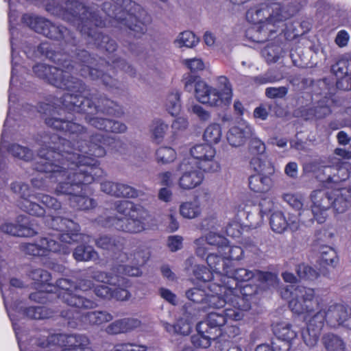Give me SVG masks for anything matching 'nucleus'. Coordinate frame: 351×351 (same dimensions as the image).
<instances>
[{
  "label": "nucleus",
  "mask_w": 351,
  "mask_h": 351,
  "mask_svg": "<svg viewBox=\"0 0 351 351\" xmlns=\"http://www.w3.org/2000/svg\"><path fill=\"white\" fill-rule=\"evenodd\" d=\"M47 149L45 147L40 146L38 150L37 158L32 163V168L34 170L41 172L50 173V178H56L58 181V178H65L66 181L58 184L56 188V193L58 195H65L69 197L79 194L82 192V189H80L78 185H76L71 180V173L66 171V167L60 166L54 162L50 155L52 152H47Z\"/></svg>",
  "instance_id": "nucleus-5"
},
{
  "label": "nucleus",
  "mask_w": 351,
  "mask_h": 351,
  "mask_svg": "<svg viewBox=\"0 0 351 351\" xmlns=\"http://www.w3.org/2000/svg\"><path fill=\"white\" fill-rule=\"evenodd\" d=\"M275 337L285 339L293 343V341L298 336V332L293 329L291 324H279L274 328Z\"/></svg>",
  "instance_id": "nucleus-39"
},
{
  "label": "nucleus",
  "mask_w": 351,
  "mask_h": 351,
  "mask_svg": "<svg viewBox=\"0 0 351 351\" xmlns=\"http://www.w3.org/2000/svg\"><path fill=\"white\" fill-rule=\"evenodd\" d=\"M311 198L313 202L311 210H304L300 216L311 213L313 217L310 221L316 220L319 223H322L326 219L324 212L332 206L334 193L326 190H315L312 192Z\"/></svg>",
  "instance_id": "nucleus-16"
},
{
  "label": "nucleus",
  "mask_w": 351,
  "mask_h": 351,
  "mask_svg": "<svg viewBox=\"0 0 351 351\" xmlns=\"http://www.w3.org/2000/svg\"><path fill=\"white\" fill-rule=\"evenodd\" d=\"M130 217H108V222L115 229L125 232L135 234L141 232L144 229L143 223L138 219L134 218V215Z\"/></svg>",
  "instance_id": "nucleus-25"
},
{
  "label": "nucleus",
  "mask_w": 351,
  "mask_h": 351,
  "mask_svg": "<svg viewBox=\"0 0 351 351\" xmlns=\"http://www.w3.org/2000/svg\"><path fill=\"white\" fill-rule=\"evenodd\" d=\"M192 158L204 172H214L219 169V164L214 160L215 149L210 144H197L190 149Z\"/></svg>",
  "instance_id": "nucleus-17"
},
{
  "label": "nucleus",
  "mask_w": 351,
  "mask_h": 351,
  "mask_svg": "<svg viewBox=\"0 0 351 351\" xmlns=\"http://www.w3.org/2000/svg\"><path fill=\"white\" fill-rule=\"evenodd\" d=\"M289 307L292 312L298 315L313 311L311 308V302L308 299L306 301L298 300V298L293 295H292V299L289 302Z\"/></svg>",
  "instance_id": "nucleus-44"
},
{
  "label": "nucleus",
  "mask_w": 351,
  "mask_h": 351,
  "mask_svg": "<svg viewBox=\"0 0 351 351\" xmlns=\"http://www.w3.org/2000/svg\"><path fill=\"white\" fill-rule=\"evenodd\" d=\"M346 306L335 304L328 306L327 311H325L326 316V323L332 328H337L341 325L342 317L346 315L344 311Z\"/></svg>",
  "instance_id": "nucleus-32"
},
{
  "label": "nucleus",
  "mask_w": 351,
  "mask_h": 351,
  "mask_svg": "<svg viewBox=\"0 0 351 351\" xmlns=\"http://www.w3.org/2000/svg\"><path fill=\"white\" fill-rule=\"evenodd\" d=\"M10 189L20 199L28 200L29 197L34 198L29 186L23 182H13L10 184Z\"/></svg>",
  "instance_id": "nucleus-43"
},
{
  "label": "nucleus",
  "mask_w": 351,
  "mask_h": 351,
  "mask_svg": "<svg viewBox=\"0 0 351 351\" xmlns=\"http://www.w3.org/2000/svg\"><path fill=\"white\" fill-rule=\"evenodd\" d=\"M46 10L51 14L74 25L81 15H87L88 8L77 0H47Z\"/></svg>",
  "instance_id": "nucleus-10"
},
{
  "label": "nucleus",
  "mask_w": 351,
  "mask_h": 351,
  "mask_svg": "<svg viewBox=\"0 0 351 351\" xmlns=\"http://www.w3.org/2000/svg\"><path fill=\"white\" fill-rule=\"evenodd\" d=\"M322 262L328 265L334 266L337 262L335 251L329 247H324L321 252Z\"/></svg>",
  "instance_id": "nucleus-64"
},
{
  "label": "nucleus",
  "mask_w": 351,
  "mask_h": 351,
  "mask_svg": "<svg viewBox=\"0 0 351 351\" xmlns=\"http://www.w3.org/2000/svg\"><path fill=\"white\" fill-rule=\"evenodd\" d=\"M225 258L215 253H209L206 256V263L210 267V269L217 274H224L226 270V261Z\"/></svg>",
  "instance_id": "nucleus-40"
},
{
  "label": "nucleus",
  "mask_w": 351,
  "mask_h": 351,
  "mask_svg": "<svg viewBox=\"0 0 351 351\" xmlns=\"http://www.w3.org/2000/svg\"><path fill=\"white\" fill-rule=\"evenodd\" d=\"M226 259L239 261L242 258L243 250L239 246H230L228 243L226 245L222 251H219Z\"/></svg>",
  "instance_id": "nucleus-57"
},
{
  "label": "nucleus",
  "mask_w": 351,
  "mask_h": 351,
  "mask_svg": "<svg viewBox=\"0 0 351 351\" xmlns=\"http://www.w3.org/2000/svg\"><path fill=\"white\" fill-rule=\"evenodd\" d=\"M73 256L77 261H88L95 259L97 253L90 245H80L74 250Z\"/></svg>",
  "instance_id": "nucleus-41"
},
{
  "label": "nucleus",
  "mask_w": 351,
  "mask_h": 351,
  "mask_svg": "<svg viewBox=\"0 0 351 351\" xmlns=\"http://www.w3.org/2000/svg\"><path fill=\"white\" fill-rule=\"evenodd\" d=\"M323 344L327 351H345L346 343L337 335L327 333L322 337Z\"/></svg>",
  "instance_id": "nucleus-36"
},
{
  "label": "nucleus",
  "mask_w": 351,
  "mask_h": 351,
  "mask_svg": "<svg viewBox=\"0 0 351 351\" xmlns=\"http://www.w3.org/2000/svg\"><path fill=\"white\" fill-rule=\"evenodd\" d=\"M62 318L67 322L69 327L72 328H77L81 323H88L92 325H100L112 319V315L103 311H95L82 313L77 310H63L60 313Z\"/></svg>",
  "instance_id": "nucleus-13"
},
{
  "label": "nucleus",
  "mask_w": 351,
  "mask_h": 351,
  "mask_svg": "<svg viewBox=\"0 0 351 351\" xmlns=\"http://www.w3.org/2000/svg\"><path fill=\"white\" fill-rule=\"evenodd\" d=\"M102 10L135 32L136 36L144 34L152 21L151 15L132 0H109L102 4Z\"/></svg>",
  "instance_id": "nucleus-3"
},
{
  "label": "nucleus",
  "mask_w": 351,
  "mask_h": 351,
  "mask_svg": "<svg viewBox=\"0 0 351 351\" xmlns=\"http://www.w3.org/2000/svg\"><path fill=\"white\" fill-rule=\"evenodd\" d=\"M199 43V38L191 31H184L180 33L175 40L179 47H193Z\"/></svg>",
  "instance_id": "nucleus-48"
},
{
  "label": "nucleus",
  "mask_w": 351,
  "mask_h": 351,
  "mask_svg": "<svg viewBox=\"0 0 351 351\" xmlns=\"http://www.w3.org/2000/svg\"><path fill=\"white\" fill-rule=\"evenodd\" d=\"M217 81L220 89L213 88L204 81L198 80L194 86L197 101L214 107L229 105L232 97L231 84L225 76L219 77Z\"/></svg>",
  "instance_id": "nucleus-8"
},
{
  "label": "nucleus",
  "mask_w": 351,
  "mask_h": 351,
  "mask_svg": "<svg viewBox=\"0 0 351 351\" xmlns=\"http://www.w3.org/2000/svg\"><path fill=\"white\" fill-rule=\"evenodd\" d=\"M23 21L36 32L43 34L47 38H53L58 25L52 23L49 20L36 16L25 14L22 18Z\"/></svg>",
  "instance_id": "nucleus-23"
},
{
  "label": "nucleus",
  "mask_w": 351,
  "mask_h": 351,
  "mask_svg": "<svg viewBox=\"0 0 351 351\" xmlns=\"http://www.w3.org/2000/svg\"><path fill=\"white\" fill-rule=\"evenodd\" d=\"M180 212L184 217L193 219L199 215L200 209L195 203L189 202L181 204Z\"/></svg>",
  "instance_id": "nucleus-60"
},
{
  "label": "nucleus",
  "mask_w": 351,
  "mask_h": 351,
  "mask_svg": "<svg viewBox=\"0 0 351 351\" xmlns=\"http://www.w3.org/2000/svg\"><path fill=\"white\" fill-rule=\"evenodd\" d=\"M141 191L126 184L118 183L117 195L118 197L136 198Z\"/></svg>",
  "instance_id": "nucleus-59"
},
{
  "label": "nucleus",
  "mask_w": 351,
  "mask_h": 351,
  "mask_svg": "<svg viewBox=\"0 0 351 351\" xmlns=\"http://www.w3.org/2000/svg\"><path fill=\"white\" fill-rule=\"evenodd\" d=\"M225 314L223 309L209 312L205 322H208L209 326H215L223 329V327L227 322V318Z\"/></svg>",
  "instance_id": "nucleus-47"
},
{
  "label": "nucleus",
  "mask_w": 351,
  "mask_h": 351,
  "mask_svg": "<svg viewBox=\"0 0 351 351\" xmlns=\"http://www.w3.org/2000/svg\"><path fill=\"white\" fill-rule=\"evenodd\" d=\"M168 129V125L163 121L160 119L154 120L150 126V131L154 140L158 143L162 142Z\"/></svg>",
  "instance_id": "nucleus-46"
},
{
  "label": "nucleus",
  "mask_w": 351,
  "mask_h": 351,
  "mask_svg": "<svg viewBox=\"0 0 351 351\" xmlns=\"http://www.w3.org/2000/svg\"><path fill=\"white\" fill-rule=\"evenodd\" d=\"M96 114H87L84 119L90 126L97 130L116 134L124 133L127 130L125 123L112 119L96 116Z\"/></svg>",
  "instance_id": "nucleus-19"
},
{
  "label": "nucleus",
  "mask_w": 351,
  "mask_h": 351,
  "mask_svg": "<svg viewBox=\"0 0 351 351\" xmlns=\"http://www.w3.org/2000/svg\"><path fill=\"white\" fill-rule=\"evenodd\" d=\"M66 343L69 346H73L81 351H84L89 344V339L84 335L71 334L67 335Z\"/></svg>",
  "instance_id": "nucleus-49"
},
{
  "label": "nucleus",
  "mask_w": 351,
  "mask_h": 351,
  "mask_svg": "<svg viewBox=\"0 0 351 351\" xmlns=\"http://www.w3.org/2000/svg\"><path fill=\"white\" fill-rule=\"evenodd\" d=\"M320 335V331L308 327V325L306 328L302 332V337L305 344L308 347H313L317 344Z\"/></svg>",
  "instance_id": "nucleus-56"
},
{
  "label": "nucleus",
  "mask_w": 351,
  "mask_h": 351,
  "mask_svg": "<svg viewBox=\"0 0 351 351\" xmlns=\"http://www.w3.org/2000/svg\"><path fill=\"white\" fill-rule=\"evenodd\" d=\"M38 77L47 81L55 87L73 93H84L87 86L80 79L64 72L62 67L38 63L32 67Z\"/></svg>",
  "instance_id": "nucleus-7"
},
{
  "label": "nucleus",
  "mask_w": 351,
  "mask_h": 351,
  "mask_svg": "<svg viewBox=\"0 0 351 351\" xmlns=\"http://www.w3.org/2000/svg\"><path fill=\"white\" fill-rule=\"evenodd\" d=\"M180 93L176 91L170 93L167 98L166 106L168 112L172 115H177L181 109Z\"/></svg>",
  "instance_id": "nucleus-55"
},
{
  "label": "nucleus",
  "mask_w": 351,
  "mask_h": 351,
  "mask_svg": "<svg viewBox=\"0 0 351 351\" xmlns=\"http://www.w3.org/2000/svg\"><path fill=\"white\" fill-rule=\"evenodd\" d=\"M56 285L62 289L58 297L66 305L82 309H92L97 306L95 302L77 293V287L73 281L60 278L56 281Z\"/></svg>",
  "instance_id": "nucleus-11"
},
{
  "label": "nucleus",
  "mask_w": 351,
  "mask_h": 351,
  "mask_svg": "<svg viewBox=\"0 0 351 351\" xmlns=\"http://www.w3.org/2000/svg\"><path fill=\"white\" fill-rule=\"evenodd\" d=\"M29 277L34 281L40 284L51 285V276L47 271L37 268L34 269L29 272Z\"/></svg>",
  "instance_id": "nucleus-62"
},
{
  "label": "nucleus",
  "mask_w": 351,
  "mask_h": 351,
  "mask_svg": "<svg viewBox=\"0 0 351 351\" xmlns=\"http://www.w3.org/2000/svg\"><path fill=\"white\" fill-rule=\"evenodd\" d=\"M74 48L75 49H69V51L71 53H67L56 51L52 45L43 43L37 47L36 53L62 67L64 72L70 75L71 72H77L84 77H89L92 80H100L109 89L121 90L122 83L119 80L113 78L99 68L93 67L96 61L94 55L86 49L77 47Z\"/></svg>",
  "instance_id": "nucleus-2"
},
{
  "label": "nucleus",
  "mask_w": 351,
  "mask_h": 351,
  "mask_svg": "<svg viewBox=\"0 0 351 351\" xmlns=\"http://www.w3.org/2000/svg\"><path fill=\"white\" fill-rule=\"evenodd\" d=\"M135 272H132L124 266L119 265L117 267H114L110 271H94L92 272L91 278L95 280L108 284L110 285L119 287L123 285L125 282V278L119 274H117L116 271L119 273L125 272L131 276H135L138 274V269H135Z\"/></svg>",
  "instance_id": "nucleus-20"
},
{
  "label": "nucleus",
  "mask_w": 351,
  "mask_h": 351,
  "mask_svg": "<svg viewBox=\"0 0 351 351\" xmlns=\"http://www.w3.org/2000/svg\"><path fill=\"white\" fill-rule=\"evenodd\" d=\"M295 271L298 276L302 280H313L319 276L316 269L304 263L297 265Z\"/></svg>",
  "instance_id": "nucleus-51"
},
{
  "label": "nucleus",
  "mask_w": 351,
  "mask_h": 351,
  "mask_svg": "<svg viewBox=\"0 0 351 351\" xmlns=\"http://www.w3.org/2000/svg\"><path fill=\"white\" fill-rule=\"evenodd\" d=\"M21 313L33 319H43L49 318L53 315V311L44 306H30L27 308H21L19 310Z\"/></svg>",
  "instance_id": "nucleus-33"
},
{
  "label": "nucleus",
  "mask_w": 351,
  "mask_h": 351,
  "mask_svg": "<svg viewBox=\"0 0 351 351\" xmlns=\"http://www.w3.org/2000/svg\"><path fill=\"white\" fill-rule=\"evenodd\" d=\"M37 143L52 152L51 158L71 173V180L82 189V185L91 184L101 178L103 170L97 160L74 151L71 142L56 134L42 132L36 138Z\"/></svg>",
  "instance_id": "nucleus-1"
},
{
  "label": "nucleus",
  "mask_w": 351,
  "mask_h": 351,
  "mask_svg": "<svg viewBox=\"0 0 351 351\" xmlns=\"http://www.w3.org/2000/svg\"><path fill=\"white\" fill-rule=\"evenodd\" d=\"M106 23L99 16V12L90 7L87 15H81L80 20L73 26H75L82 35L89 38L96 48L110 53L117 49L118 45L115 40L97 29L104 27Z\"/></svg>",
  "instance_id": "nucleus-6"
},
{
  "label": "nucleus",
  "mask_w": 351,
  "mask_h": 351,
  "mask_svg": "<svg viewBox=\"0 0 351 351\" xmlns=\"http://www.w3.org/2000/svg\"><path fill=\"white\" fill-rule=\"evenodd\" d=\"M95 243L97 247L112 252L120 250L123 245L120 237L111 234L100 235L95 239Z\"/></svg>",
  "instance_id": "nucleus-29"
},
{
  "label": "nucleus",
  "mask_w": 351,
  "mask_h": 351,
  "mask_svg": "<svg viewBox=\"0 0 351 351\" xmlns=\"http://www.w3.org/2000/svg\"><path fill=\"white\" fill-rule=\"evenodd\" d=\"M25 254L32 256H46L49 252L68 254L69 247L51 237H41L35 243H27L23 245Z\"/></svg>",
  "instance_id": "nucleus-18"
},
{
  "label": "nucleus",
  "mask_w": 351,
  "mask_h": 351,
  "mask_svg": "<svg viewBox=\"0 0 351 351\" xmlns=\"http://www.w3.org/2000/svg\"><path fill=\"white\" fill-rule=\"evenodd\" d=\"M248 180L250 189L255 193H266L272 186L271 178L263 176L262 173L252 175Z\"/></svg>",
  "instance_id": "nucleus-30"
},
{
  "label": "nucleus",
  "mask_w": 351,
  "mask_h": 351,
  "mask_svg": "<svg viewBox=\"0 0 351 351\" xmlns=\"http://www.w3.org/2000/svg\"><path fill=\"white\" fill-rule=\"evenodd\" d=\"M52 40L63 42L65 49L68 50L77 47L79 43L75 33L62 25H57Z\"/></svg>",
  "instance_id": "nucleus-28"
},
{
  "label": "nucleus",
  "mask_w": 351,
  "mask_h": 351,
  "mask_svg": "<svg viewBox=\"0 0 351 351\" xmlns=\"http://www.w3.org/2000/svg\"><path fill=\"white\" fill-rule=\"evenodd\" d=\"M322 171L323 174L326 176V178L323 179V181L328 183H339L348 178L346 169L338 165L326 166Z\"/></svg>",
  "instance_id": "nucleus-31"
},
{
  "label": "nucleus",
  "mask_w": 351,
  "mask_h": 351,
  "mask_svg": "<svg viewBox=\"0 0 351 351\" xmlns=\"http://www.w3.org/2000/svg\"><path fill=\"white\" fill-rule=\"evenodd\" d=\"M176 155L174 149L169 147H160L156 152L157 162L163 165L173 162L176 158Z\"/></svg>",
  "instance_id": "nucleus-54"
},
{
  "label": "nucleus",
  "mask_w": 351,
  "mask_h": 351,
  "mask_svg": "<svg viewBox=\"0 0 351 351\" xmlns=\"http://www.w3.org/2000/svg\"><path fill=\"white\" fill-rule=\"evenodd\" d=\"M252 135L251 127L243 123L230 128L227 132L226 138L231 146L237 147L243 145Z\"/></svg>",
  "instance_id": "nucleus-26"
},
{
  "label": "nucleus",
  "mask_w": 351,
  "mask_h": 351,
  "mask_svg": "<svg viewBox=\"0 0 351 351\" xmlns=\"http://www.w3.org/2000/svg\"><path fill=\"white\" fill-rule=\"evenodd\" d=\"M85 92L64 93L60 98L63 109L68 112L101 113L109 116H119L122 113L120 106L104 94L83 95Z\"/></svg>",
  "instance_id": "nucleus-4"
},
{
  "label": "nucleus",
  "mask_w": 351,
  "mask_h": 351,
  "mask_svg": "<svg viewBox=\"0 0 351 351\" xmlns=\"http://www.w3.org/2000/svg\"><path fill=\"white\" fill-rule=\"evenodd\" d=\"M293 14L285 10V8L274 4L272 8L266 5L250 8L246 12V19L252 23H262L265 21L269 23L283 21L290 18Z\"/></svg>",
  "instance_id": "nucleus-12"
},
{
  "label": "nucleus",
  "mask_w": 351,
  "mask_h": 351,
  "mask_svg": "<svg viewBox=\"0 0 351 351\" xmlns=\"http://www.w3.org/2000/svg\"><path fill=\"white\" fill-rule=\"evenodd\" d=\"M222 330L218 326H209L205 321L199 323L197 326V332L204 334L210 341H215L222 334Z\"/></svg>",
  "instance_id": "nucleus-45"
},
{
  "label": "nucleus",
  "mask_w": 351,
  "mask_h": 351,
  "mask_svg": "<svg viewBox=\"0 0 351 351\" xmlns=\"http://www.w3.org/2000/svg\"><path fill=\"white\" fill-rule=\"evenodd\" d=\"M235 303L238 307L234 305V308H226L223 309L227 319L241 320L243 317V311L250 308V304L245 303L244 298L239 297L235 298Z\"/></svg>",
  "instance_id": "nucleus-35"
},
{
  "label": "nucleus",
  "mask_w": 351,
  "mask_h": 351,
  "mask_svg": "<svg viewBox=\"0 0 351 351\" xmlns=\"http://www.w3.org/2000/svg\"><path fill=\"white\" fill-rule=\"evenodd\" d=\"M203 137L208 143H217L221 137V129L219 124L208 125L204 131Z\"/></svg>",
  "instance_id": "nucleus-52"
},
{
  "label": "nucleus",
  "mask_w": 351,
  "mask_h": 351,
  "mask_svg": "<svg viewBox=\"0 0 351 351\" xmlns=\"http://www.w3.org/2000/svg\"><path fill=\"white\" fill-rule=\"evenodd\" d=\"M18 224L7 223L1 226V231L14 237H29L34 236L36 232L29 224V219L26 216L17 217Z\"/></svg>",
  "instance_id": "nucleus-22"
},
{
  "label": "nucleus",
  "mask_w": 351,
  "mask_h": 351,
  "mask_svg": "<svg viewBox=\"0 0 351 351\" xmlns=\"http://www.w3.org/2000/svg\"><path fill=\"white\" fill-rule=\"evenodd\" d=\"M291 294L298 298V300L306 301L308 299L311 302V308L313 311H315L318 305L317 301L315 299V291L313 289L298 286Z\"/></svg>",
  "instance_id": "nucleus-42"
},
{
  "label": "nucleus",
  "mask_w": 351,
  "mask_h": 351,
  "mask_svg": "<svg viewBox=\"0 0 351 351\" xmlns=\"http://www.w3.org/2000/svg\"><path fill=\"white\" fill-rule=\"evenodd\" d=\"M37 110L43 114L45 124L55 130L76 137L88 132L87 128L82 124L57 117L55 108L51 104L40 103L37 106Z\"/></svg>",
  "instance_id": "nucleus-9"
},
{
  "label": "nucleus",
  "mask_w": 351,
  "mask_h": 351,
  "mask_svg": "<svg viewBox=\"0 0 351 351\" xmlns=\"http://www.w3.org/2000/svg\"><path fill=\"white\" fill-rule=\"evenodd\" d=\"M330 70L336 77L351 75V58L348 56L340 57L331 65Z\"/></svg>",
  "instance_id": "nucleus-34"
},
{
  "label": "nucleus",
  "mask_w": 351,
  "mask_h": 351,
  "mask_svg": "<svg viewBox=\"0 0 351 351\" xmlns=\"http://www.w3.org/2000/svg\"><path fill=\"white\" fill-rule=\"evenodd\" d=\"M202 170L194 159L184 158L178 167V171L181 173L178 180L180 188L191 190L199 186L204 180Z\"/></svg>",
  "instance_id": "nucleus-14"
},
{
  "label": "nucleus",
  "mask_w": 351,
  "mask_h": 351,
  "mask_svg": "<svg viewBox=\"0 0 351 351\" xmlns=\"http://www.w3.org/2000/svg\"><path fill=\"white\" fill-rule=\"evenodd\" d=\"M70 205L78 210H89L96 206L95 200L86 195L76 194L69 197Z\"/></svg>",
  "instance_id": "nucleus-37"
},
{
  "label": "nucleus",
  "mask_w": 351,
  "mask_h": 351,
  "mask_svg": "<svg viewBox=\"0 0 351 351\" xmlns=\"http://www.w3.org/2000/svg\"><path fill=\"white\" fill-rule=\"evenodd\" d=\"M106 134L95 132L89 136L88 141L85 142L86 147L79 145L77 149L74 147V151L82 155L86 154L97 158L103 157L106 154Z\"/></svg>",
  "instance_id": "nucleus-21"
},
{
  "label": "nucleus",
  "mask_w": 351,
  "mask_h": 351,
  "mask_svg": "<svg viewBox=\"0 0 351 351\" xmlns=\"http://www.w3.org/2000/svg\"><path fill=\"white\" fill-rule=\"evenodd\" d=\"M281 52L282 49L279 46L271 45L265 47L261 53L267 62L274 63L279 60Z\"/></svg>",
  "instance_id": "nucleus-58"
},
{
  "label": "nucleus",
  "mask_w": 351,
  "mask_h": 351,
  "mask_svg": "<svg viewBox=\"0 0 351 351\" xmlns=\"http://www.w3.org/2000/svg\"><path fill=\"white\" fill-rule=\"evenodd\" d=\"M269 223L271 230L278 234L283 233L287 229L295 232L300 227L297 217H290L287 219L281 211H276L271 215Z\"/></svg>",
  "instance_id": "nucleus-24"
},
{
  "label": "nucleus",
  "mask_w": 351,
  "mask_h": 351,
  "mask_svg": "<svg viewBox=\"0 0 351 351\" xmlns=\"http://www.w3.org/2000/svg\"><path fill=\"white\" fill-rule=\"evenodd\" d=\"M185 296L194 304H205L208 294L203 289L193 287L185 291Z\"/></svg>",
  "instance_id": "nucleus-53"
},
{
  "label": "nucleus",
  "mask_w": 351,
  "mask_h": 351,
  "mask_svg": "<svg viewBox=\"0 0 351 351\" xmlns=\"http://www.w3.org/2000/svg\"><path fill=\"white\" fill-rule=\"evenodd\" d=\"M112 63L114 68L119 69L131 77H135L136 76V69L125 59L117 58L112 60Z\"/></svg>",
  "instance_id": "nucleus-63"
},
{
  "label": "nucleus",
  "mask_w": 351,
  "mask_h": 351,
  "mask_svg": "<svg viewBox=\"0 0 351 351\" xmlns=\"http://www.w3.org/2000/svg\"><path fill=\"white\" fill-rule=\"evenodd\" d=\"M206 242L207 245L216 246L219 253V251H222L226 247L228 240L218 234L210 232L206 236Z\"/></svg>",
  "instance_id": "nucleus-61"
},
{
  "label": "nucleus",
  "mask_w": 351,
  "mask_h": 351,
  "mask_svg": "<svg viewBox=\"0 0 351 351\" xmlns=\"http://www.w3.org/2000/svg\"><path fill=\"white\" fill-rule=\"evenodd\" d=\"M58 234L56 238L61 242L72 243L84 240V235L80 234V226L75 221L76 216L71 213L64 212L58 215Z\"/></svg>",
  "instance_id": "nucleus-15"
},
{
  "label": "nucleus",
  "mask_w": 351,
  "mask_h": 351,
  "mask_svg": "<svg viewBox=\"0 0 351 351\" xmlns=\"http://www.w3.org/2000/svg\"><path fill=\"white\" fill-rule=\"evenodd\" d=\"M8 151L14 157L24 161L31 160L34 156L33 152L30 149L19 144H12Z\"/></svg>",
  "instance_id": "nucleus-50"
},
{
  "label": "nucleus",
  "mask_w": 351,
  "mask_h": 351,
  "mask_svg": "<svg viewBox=\"0 0 351 351\" xmlns=\"http://www.w3.org/2000/svg\"><path fill=\"white\" fill-rule=\"evenodd\" d=\"M17 206L29 215L36 217H43L45 214V209L38 203L32 199L18 200Z\"/></svg>",
  "instance_id": "nucleus-38"
},
{
  "label": "nucleus",
  "mask_w": 351,
  "mask_h": 351,
  "mask_svg": "<svg viewBox=\"0 0 351 351\" xmlns=\"http://www.w3.org/2000/svg\"><path fill=\"white\" fill-rule=\"evenodd\" d=\"M232 275V279L238 282H247L254 278L262 282H268L273 280L275 277L271 272L252 271L245 268L236 269Z\"/></svg>",
  "instance_id": "nucleus-27"
}]
</instances>
